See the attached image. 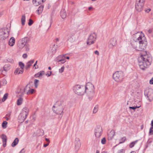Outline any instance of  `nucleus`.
I'll list each match as a JSON object with an SVG mask.
<instances>
[{
  "label": "nucleus",
  "instance_id": "33",
  "mask_svg": "<svg viewBox=\"0 0 153 153\" xmlns=\"http://www.w3.org/2000/svg\"><path fill=\"white\" fill-rule=\"evenodd\" d=\"M10 69V66L8 65H5L3 67L4 70L7 71Z\"/></svg>",
  "mask_w": 153,
  "mask_h": 153
},
{
  "label": "nucleus",
  "instance_id": "16",
  "mask_svg": "<svg viewBox=\"0 0 153 153\" xmlns=\"http://www.w3.org/2000/svg\"><path fill=\"white\" fill-rule=\"evenodd\" d=\"M1 138L2 140L3 146L4 147H5L6 146L7 137L5 135L3 134H2L1 136Z\"/></svg>",
  "mask_w": 153,
  "mask_h": 153
},
{
  "label": "nucleus",
  "instance_id": "32",
  "mask_svg": "<svg viewBox=\"0 0 153 153\" xmlns=\"http://www.w3.org/2000/svg\"><path fill=\"white\" fill-rule=\"evenodd\" d=\"M7 122L4 121L2 123V126L3 128H6L7 127Z\"/></svg>",
  "mask_w": 153,
  "mask_h": 153
},
{
  "label": "nucleus",
  "instance_id": "36",
  "mask_svg": "<svg viewBox=\"0 0 153 153\" xmlns=\"http://www.w3.org/2000/svg\"><path fill=\"white\" fill-rule=\"evenodd\" d=\"M19 66L20 67V68L22 69H24L23 68L25 67L24 64L21 62H19Z\"/></svg>",
  "mask_w": 153,
  "mask_h": 153
},
{
  "label": "nucleus",
  "instance_id": "54",
  "mask_svg": "<svg viewBox=\"0 0 153 153\" xmlns=\"http://www.w3.org/2000/svg\"><path fill=\"white\" fill-rule=\"evenodd\" d=\"M149 83L150 84H153V77L150 80Z\"/></svg>",
  "mask_w": 153,
  "mask_h": 153
},
{
  "label": "nucleus",
  "instance_id": "52",
  "mask_svg": "<svg viewBox=\"0 0 153 153\" xmlns=\"http://www.w3.org/2000/svg\"><path fill=\"white\" fill-rule=\"evenodd\" d=\"M150 10L151 9L149 8L147 9H146L145 10V11L147 13H149L150 11Z\"/></svg>",
  "mask_w": 153,
  "mask_h": 153
},
{
  "label": "nucleus",
  "instance_id": "3",
  "mask_svg": "<svg viewBox=\"0 0 153 153\" xmlns=\"http://www.w3.org/2000/svg\"><path fill=\"white\" fill-rule=\"evenodd\" d=\"M124 74L122 71H117L115 72L113 74V79L116 82H121L123 81Z\"/></svg>",
  "mask_w": 153,
  "mask_h": 153
},
{
  "label": "nucleus",
  "instance_id": "27",
  "mask_svg": "<svg viewBox=\"0 0 153 153\" xmlns=\"http://www.w3.org/2000/svg\"><path fill=\"white\" fill-rule=\"evenodd\" d=\"M28 39V37H25L22 38L20 41L25 45L26 43L27 42Z\"/></svg>",
  "mask_w": 153,
  "mask_h": 153
},
{
  "label": "nucleus",
  "instance_id": "60",
  "mask_svg": "<svg viewBox=\"0 0 153 153\" xmlns=\"http://www.w3.org/2000/svg\"><path fill=\"white\" fill-rule=\"evenodd\" d=\"M152 32V30L151 29H149L148 30V32L149 33H151Z\"/></svg>",
  "mask_w": 153,
  "mask_h": 153
},
{
  "label": "nucleus",
  "instance_id": "1",
  "mask_svg": "<svg viewBox=\"0 0 153 153\" xmlns=\"http://www.w3.org/2000/svg\"><path fill=\"white\" fill-rule=\"evenodd\" d=\"M134 35L137 38L136 39L131 40V45L137 51H143L147 46V42L144 34L138 32Z\"/></svg>",
  "mask_w": 153,
  "mask_h": 153
},
{
  "label": "nucleus",
  "instance_id": "56",
  "mask_svg": "<svg viewBox=\"0 0 153 153\" xmlns=\"http://www.w3.org/2000/svg\"><path fill=\"white\" fill-rule=\"evenodd\" d=\"M22 56L23 57V58H26L27 57V54L25 53L23 54Z\"/></svg>",
  "mask_w": 153,
  "mask_h": 153
},
{
  "label": "nucleus",
  "instance_id": "23",
  "mask_svg": "<svg viewBox=\"0 0 153 153\" xmlns=\"http://www.w3.org/2000/svg\"><path fill=\"white\" fill-rule=\"evenodd\" d=\"M44 8V6L43 5H40L37 10V13L38 15L41 14L43 11Z\"/></svg>",
  "mask_w": 153,
  "mask_h": 153
},
{
  "label": "nucleus",
  "instance_id": "58",
  "mask_svg": "<svg viewBox=\"0 0 153 153\" xmlns=\"http://www.w3.org/2000/svg\"><path fill=\"white\" fill-rule=\"evenodd\" d=\"M2 82H3V83L4 84V85H6L7 83V82L5 80H3Z\"/></svg>",
  "mask_w": 153,
  "mask_h": 153
},
{
  "label": "nucleus",
  "instance_id": "42",
  "mask_svg": "<svg viewBox=\"0 0 153 153\" xmlns=\"http://www.w3.org/2000/svg\"><path fill=\"white\" fill-rule=\"evenodd\" d=\"M7 62H10L12 63H13L14 62L13 59L11 58L7 59Z\"/></svg>",
  "mask_w": 153,
  "mask_h": 153
},
{
  "label": "nucleus",
  "instance_id": "11",
  "mask_svg": "<svg viewBox=\"0 0 153 153\" xmlns=\"http://www.w3.org/2000/svg\"><path fill=\"white\" fill-rule=\"evenodd\" d=\"M75 149L77 151L79 149L81 145V143L80 139L78 138H75Z\"/></svg>",
  "mask_w": 153,
  "mask_h": 153
},
{
  "label": "nucleus",
  "instance_id": "20",
  "mask_svg": "<svg viewBox=\"0 0 153 153\" xmlns=\"http://www.w3.org/2000/svg\"><path fill=\"white\" fill-rule=\"evenodd\" d=\"M24 72V69H22L20 68H17L16 69L14 72L15 75L22 74Z\"/></svg>",
  "mask_w": 153,
  "mask_h": 153
},
{
  "label": "nucleus",
  "instance_id": "7",
  "mask_svg": "<svg viewBox=\"0 0 153 153\" xmlns=\"http://www.w3.org/2000/svg\"><path fill=\"white\" fill-rule=\"evenodd\" d=\"M8 29L7 28H4L0 29V38L2 40H4L8 36Z\"/></svg>",
  "mask_w": 153,
  "mask_h": 153
},
{
  "label": "nucleus",
  "instance_id": "44",
  "mask_svg": "<svg viewBox=\"0 0 153 153\" xmlns=\"http://www.w3.org/2000/svg\"><path fill=\"white\" fill-rule=\"evenodd\" d=\"M34 90L33 89H31L28 90V91L27 92V94H32L33 93Z\"/></svg>",
  "mask_w": 153,
  "mask_h": 153
},
{
  "label": "nucleus",
  "instance_id": "62",
  "mask_svg": "<svg viewBox=\"0 0 153 153\" xmlns=\"http://www.w3.org/2000/svg\"><path fill=\"white\" fill-rule=\"evenodd\" d=\"M129 108L130 109H132L133 110H135V106L129 107Z\"/></svg>",
  "mask_w": 153,
  "mask_h": 153
},
{
  "label": "nucleus",
  "instance_id": "53",
  "mask_svg": "<svg viewBox=\"0 0 153 153\" xmlns=\"http://www.w3.org/2000/svg\"><path fill=\"white\" fill-rule=\"evenodd\" d=\"M94 141L96 144H98L99 142V140L97 139H96Z\"/></svg>",
  "mask_w": 153,
  "mask_h": 153
},
{
  "label": "nucleus",
  "instance_id": "45",
  "mask_svg": "<svg viewBox=\"0 0 153 153\" xmlns=\"http://www.w3.org/2000/svg\"><path fill=\"white\" fill-rule=\"evenodd\" d=\"M106 142V140L105 137L103 138L101 140V143L103 144H105Z\"/></svg>",
  "mask_w": 153,
  "mask_h": 153
},
{
  "label": "nucleus",
  "instance_id": "50",
  "mask_svg": "<svg viewBox=\"0 0 153 153\" xmlns=\"http://www.w3.org/2000/svg\"><path fill=\"white\" fill-rule=\"evenodd\" d=\"M33 68L35 69H37L39 68V66L37 64H34L33 66Z\"/></svg>",
  "mask_w": 153,
  "mask_h": 153
},
{
  "label": "nucleus",
  "instance_id": "18",
  "mask_svg": "<svg viewBox=\"0 0 153 153\" xmlns=\"http://www.w3.org/2000/svg\"><path fill=\"white\" fill-rule=\"evenodd\" d=\"M27 117V116L25 115L24 116L22 114H20L19 116V122L21 123H22L25 120Z\"/></svg>",
  "mask_w": 153,
  "mask_h": 153
},
{
  "label": "nucleus",
  "instance_id": "39",
  "mask_svg": "<svg viewBox=\"0 0 153 153\" xmlns=\"http://www.w3.org/2000/svg\"><path fill=\"white\" fill-rule=\"evenodd\" d=\"M39 81L38 79H35L34 80V84L36 88H37V87L38 85V83Z\"/></svg>",
  "mask_w": 153,
  "mask_h": 153
},
{
  "label": "nucleus",
  "instance_id": "46",
  "mask_svg": "<svg viewBox=\"0 0 153 153\" xmlns=\"http://www.w3.org/2000/svg\"><path fill=\"white\" fill-rule=\"evenodd\" d=\"M33 21L31 19H29V21L28 23V25L29 26H31L33 23Z\"/></svg>",
  "mask_w": 153,
  "mask_h": 153
},
{
  "label": "nucleus",
  "instance_id": "30",
  "mask_svg": "<svg viewBox=\"0 0 153 153\" xmlns=\"http://www.w3.org/2000/svg\"><path fill=\"white\" fill-rule=\"evenodd\" d=\"M21 21L22 25L23 26L25 24V15H24L22 16L21 19Z\"/></svg>",
  "mask_w": 153,
  "mask_h": 153
},
{
  "label": "nucleus",
  "instance_id": "6",
  "mask_svg": "<svg viewBox=\"0 0 153 153\" xmlns=\"http://www.w3.org/2000/svg\"><path fill=\"white\" fill-rule=\"evenodd\" d=\"M52 110L53 112L57 114H62L63 113L64 108L62 105H53V106Z\"/></svg>",
  "mask_w": 153,
  "mask_h": 153
},
{
  "label": "nucleus",
  "instance_id": "59",
  "mask_svg": "<svg viewBox=\"0 0 153 153\" xmlns=\"http://www.w3.org/2000/svg\"><path fill=\"white\" fill-rule=\"evenodd\" d=\"M49 143H48L47 144H44V145H43V146L44 147H46L49 145Z\"/></svg>",
  "mask_w": 153,
  "mask_h": 153
},
{
  "label": "nucleus",
  "instance_id": "31",
  "mask_svg": "<svg viewBox=\"0 0 153 153\" xmlns=\"http://www.w3.org/2000/svg\"><path fill=\"white\" fill-rule=\"evenodd\" d=\"M23 99L22 98L19 97L17 100V104L18 105H21Z\"/></svg>",
  "mask_w": 153,
  "mask_h": 153
},
{
  "label": "nucleus",
  "instance_id": "28",
  "mask_svg": "<svg viewBox=\"0 0 153 153\" xmlns=\"http://www.w3.org/2000/svg\"><path fill=\"white\" fill-rule=\"evenodd\" d=\"M25 45L24 43H22L20 41L19 42V43L18 45V47L20 49H22L24 47Z\"/></svg>",
  "mask_w": 153,
  "mask_h": 153
},
{
  "label": "nucleus",
  "instance_id": "15",
  "mask_svg": "<svg viewBox=\"0 0 153 153\" xmlns=\"http://www.w3.org/2000/svg\"><path fill=\"white\" fill-rule=\"evenodd\" d=\"M115 133L113 130H111L108 133V140H111L114 137L115 135Z\"/></svg>",
  "mask_w": 153,
  "mask_h": 153
},
{
  "label": "nucleus",
  "instance_id": "64",
  "mask_svg": "<svg viewBox=\"0 0 153 153\" xmlns=\"http://www.w3.org/2000/svg\"><path fill=\"white\" fill-rule=\"evenodd\" d=\"M151 127H153V120H152V121H151Z\"/></svg>",
  "mask_w": 153,
  "mask_h": 153
},
{
  "label": "nucleus",
  "instance_id": "8",
  "mask_svg": "<svg viewBox=\"0 0 153 153\" xmlns=\"http://www.w3.org/2000/svg\"><path fill=\"white\" fill-rule=\"evenodd\" d=\"M94 87L93 85L91 83L88 82L87 83L84 88V91H85V93L87 92L88 93L94 92Z\"/></svg>",
  "mask_w": 153,
  "mask_h": 153
},
{
  "label": "nucleus",
  "instance_id": "5",
  "mask_svg": "<svg viewBox=\"0 0 153 153\" xmlns=\"http://www.w3.org/2000/svg\"><path fill=\"white\" fill-rule=\"evenodd\" d=\"M73 89L75 93L78 95H82L85 93L84 87L79 85H76L74 86Z\"/></svg>",
  "mask_w": 153,
  "mask_h": 153
},
{
  "label": "nucleus",
  "instance_id": "24",
  "mask_svg": "<svg viewBox=\"0 0 153 153\" xmlns=\"http://www.w3.org/2000/svg\"><path fill=\"white\" fill-rule=\"evenodd\" d=\"M60 16L62 19H64L66 17V11L64 9L62 10L60 12Z\"/></svg>",
  "mask_w": 153,
  "mask_h": 153
},
{
  "label": "nucleus",
  "instance_id": "51",
  "mask_svg": "<svg viewBox=\"0 0 153 153\" xmlns=\"http://www.w3.org/2000/svg\"><path fill=\"white\" fill-rule=\"evenodd\" d=\"M51 73L52 72L51 71L48 72L46 74V75L48 76H51Z\"/></svg>",
  "mask_w": 153,
  "mask_h": 153
},
{
  "label": "nucleus",
  "instance_id": "9",
  "mask_svg": "<svg viewBox=\"0 0 153 153\" xmlns=\"http://www.w3.org/2000/svg\"><path fill=\"white\" fill-rule=\"evenodd\" d=\"M96 35L94 33L91 34L88 39L87 44L89 45L93 44L96 41Z\"/></svg>",
  "mask_w": 153,
  "mask_h": 153
},
{
  "label": "nucleus",
  "instance_id": "2",
  "mask_svg": "<svg viewBox=\"0 0 153 153\" xmlns=\"http://www.w3.org/2000/svg\"><path fill=\"white\" fill-rule=\"evenodd\" d=\"M140 54L138 59L139 65L140 68L144 70L151 65L152 58L149 55L147 54L146 51H143Z\"/></svg>",
  "mask_w": 153,
  "mask_h": 153
},
{
  "label": "nucleus",
  "instance_id": "40",
  "mask_svg": "<svg viewBox=\"0 0 153 153\" xmlns=\"http://www.w3.org/2000/svg\"><path fill=\"white\" fill-rule=\"evenodd\" d=\"M152 139L151 138H149L148 140L147 143L146 144L147 145V146H146V148H147L148 146L152 142Z\"/></svg>",
  "mask_w": 153,
  "mask_h": 153
},
{
  "label": "nucleus",
  "instance_id": "25",
  "mask_svg": "<svg viewBox=\"0 0 153 153\" xmlns=\"http://www.w3.org/2000/svg\"><path fill=\"white\" fill-rule=\"evenodd\" d=\"M88 99L90 101L91 100L94 94V92H92V93H88Z\"/></svg>",
  "mask_w": 153,
  "mask_h": 153
},
{
  "label": "nucleus",
  "instance_id": "21",
  "mask_svg": "<svg viewBox=\"0 0 153 153\" xmlns=\"http://www.w3.org/2000/svg\"><path fill=\"white\" fill-rule=\"evenodd\" d=\"M15 40L14 38L11 37L8 43L9 45L10 46H13L15 44Z\"/></svg>",
  "mask_w": 153,
  "mask_h": 153
},
{
  "label": "nucleus",
  "instance_id": "34",
  "mask_svg": "<svg viewBox=\"0 0 153 153\" xmlns=\"http://www.w3.org/2000/svg\"><path fill=\"white\" fill-rule=\"evenodd\" d=\"M137 140H136L131 143L129 145V147L130 148L133 147L134 146V145L137 143Z\"/></svg>",
  "mask_w": 153,
  "mask_h": 153
},
{
  "label": "nucleus",
  "instance_id": "35",
  "mask_svg": "<svg viewBox=\"0 0 153 153\" xmlns=\"http://www.w3.org/2000/svg\"><path fill=\"white\" fill-rule=\"evenodd\" d=\"M98 105H95L94 107V109L93 110V113H96L98 111Z\"/></svg>",
  "mask_w": 153,
  "mask_h": 153
},
{
  "label": "nucleus",
  "instance_id": "4",
  "mask_svg": "<svg viewBox=\"0 0 153 153\" xmlns=\"http://www.w3.org/2000/svg\"><path fill=\"white\" fill-rule=\"evenodd\" d=\"M145 1L146 0H136L135 7L137 11L140 12L143 10Z\"/></svg>",
  "mask_w": 153,
  "mask_h": 153
},
{
  "label": "nucleus",
  "instance_id": "12",
  "mask_svg": "<svg viewBox=\"0 0 153 153\" xmlns=\"http://www.w3.org/2000/svg\"><path fill=\"white\" fill-rule=\"evenodd\" d=\"M117 44V41L115 38H111L109 40L108 43V47L110 48H113L114 47L116 46Z\"/></svg>",
  "mask_w": 153,
  "mask_h": 153
},
{
  "label": "nucleus",
  "instance_id": "17",
  "mask_svg": "<svg viewBox=\"0 0 153 153\" xmlns=\"http://www.w3.org/2000/svg\"><path fill=\"white\" fill-rule=\"evenodd\" d=\"M28 108L26 107H25L22 109V112L21 114H22V115H24V116L25 115L27 116L28 114Z\"/></svg>",
  "mask_w": 153,
  "mask_h": 153
},
{
  "label": "nucleus",
  "instance_id": "57",
  "mask_svg": "<svg viewBox=\"0 0 153 153\" xmlns=\"http://www.w3.org/2000/svg\"><path fill=\"white\" fill-rule=\"evenodd\" d=\"M94 53L95 54H97L98 56L99 55V53L98 51H94Z\"/></svg>",
  "mask_w": 153,
  "mask_h": 153
},
{
  "label": "nucleus",
  "instance_id": "61",
  "mask_svg": "<svg viewBox=\"0 0 153 153\" xmlns=\"http://www.w3.org/2000/svg\"><path fill=\"white\" fill-rule=\"evenodd\" d=\"M24 148L20 152H19V153H24L25 152V151L24 150Z\"/></svg>",
  "mask_w": 153,
  "mask_h": 153
},
{
  "label": "nucleus",
  "instance_id": "43",
  "mask_svg": "<svg viewBox=\"0 0 153 153\" xmlns=\"http://www.w3.org/2000/svg\"><path fill=\"white\" fill-rule=\"evenodd\" d=\"M153 134V127H151L150 128L149 131V134L150 135Z\"/></svg>",
  "mask_w": 153,
  "mask_h": 153
},
{
  "label": "nucleus",
  "instance_id": "19",
  "mask_svg": "<svg viewBox=\"0 0 153 153\" xmlns=\"http://www.w3.org/2000/svg\"><path fill=\"white\" fill-rule=\"evenodd\" d=\"M34 62V60L33 59L30 60L28 61L27 63L25 66V68L26 70L29 69L31 66L32 65Z\"/></svg>",
  "mask_w": 153,
  "mask_h": 153
},
{
  "label": "nucleus",
  "instance_id": "29",
  "mask_svg": "<svg viewBox=\"0 0 153 153\" xmlns=\"http://www.w3.org/2000/svg\"><path fill=\"white\" fill-rule=\"evenodd\" d=\"M8 94L7 93H5L4 95V96L2 99V100L1 101H0V103H1L2 102H4L7 99L8 96Z\"/></svg>",
  "mask_w": 153,
  "mask_h": 153
},
{
  "label": "nucleus",
  "instance_id": "26",
  "mask_svg": "<svg viewBox=\"0 0 153 153\" xmlns=\"http://www.w3.org/2000/svg\"><path fill=\"white\" fill-rule=\"evenodd\" d=\"M19 141L18 138H16L12 143L11 146L13 147L15 146L18 143Z\"/></svg>",
  "mask_w": 153,
  "mask_h": 153
},
{
  "label": "nucleus",
  "instance_id": "13",
  "mask_svg": "<svg viewBox=\"0 0 153 153\" xmlns=\"http://www.w3.org/2000/svg\"><path fill=\"white\" fill-rule=\"evenodd\" d=\"M144 95L145 96H146L148 100L150 102L153 100V92H149L146 94L145 93Z\"/></svg>",
  "mask_w": 153,
  "mask_h": 153
},
{
  "label": "nucleus",
  "instance_id": "48",
  "mask_svg": "<svg viewBox=\"0 0 153 153\" xmlns=\"http://www.w3.org/2000/svg\"><path fill=\"white\" fill-rule=\"evenodd\" d=\"M65 67L64 66L62 67L60 69H59V72L60 73H62L64 70Z\"/></svg>",
  "mask_w": 153,
  "mask_h": 153
},
{
  "label": "nucleus",
  "instance_id": "22",
  "mask_svg": "<svg viewBox=\"0 0 153 153\" xmlns=\"http://www.w3.org/2000/svg\"><path fill=\"white\" fill-rule=\"evenodd\" d=\"M44 74L45 71H41L36 74L34 76L35 78H38L42 76Z\"/></svg>",
  "mask_w": 153,
  "mask_h": 153
},
{
  "label": "nucleus",
  "instance_id": "63",
  "mask_svg": "<svg viewBox=\"0 0 153 153\" xmlns=\"http://www.w3.org/2000/svg\"><path fill=\"white\" fill-rule=\"evenodd\" d=\"M45 140H46V141H47L48 143H50V140L48 139L47 138H45Z\"/></svg>",
  "mask_w": 153,
  "mask_h": 153
},
{
  "label": "nucleus",
  "instance_id": "47",
  "mask_svg": "<svg viewBox=\"0 0 153 153\" xmlns=\"http://www.w3.org/2000/svg\"><path fill=\"white\" fill-rule=\"evenodd\" d=\"M68 40H69L71 42H73L74 41V39L71 36H69L68 38Z\"/></svg>",
  "mask_w": 153,
  "mask_h": 153
},
{
  "label": "nucleus",
  "instance_id": "41",
  "mask_svg": "<svg viewBox=\"0 0 153 153\" xmlns=\"http://www.w3.org/2000/svg\"><path fill=\"white\" fill-rule=\"evenodd\" d=\"M63 57H65V55H60L59 56L56 58V61L57 62V61L58 60V59H63Z\"/></svg>",
  "mask_w": 153,
  "mask_h": 153
},
{
  "label": "nucleus",
  "instance_id": "14",
  "mask_svg": "<svg viewBox=\"0 0 153 153\" xmlns=\"http://www.w3.org/2000/svg\"><path fill=\"white\" fill-rule=\"evenodd\" d=\"M46 0H33V3L35 6H38L45 2Z\"/></svg>",
  "mask_w": 153,
  "mask_h": 153
},
{
  "label": "nucleus",
  "instance_id": "55",
  "mask_svg": "<svg viewBox=\"0 0 153 153\" xmlns=\"http://www.w3.org/2000/svg\"><path fill=\"white\" fill-rule=\"evenodd\" d=\"M125 150L123 149H122L120 150L119 152L118 153H124Z\"/></svg>",
  "mask_w": 153,
  "mask_h": 153
},
{
  "label": "nucleus",
  "instance_id": "49",
  "mask_svg": "<svg viewBox=\"0 0 153 153\" xmlns=\"http://www.w3.org/2000/svg\"><path fill=\"white\" fill-rule=\"evenodd\" d=\"M25 48L26 49V51H28L29 50V46L28 44L25 45Z\"/></svg>",
  "mask_w": 153,
  "mask_h": 153
},
{
  "label": "nucleus",
  "instance_id": "10",
  "mask_svg": "<svg viewBox=\"0 0 153 153\" xmlns=\"http://www.w3.org/2000/svg\"><path fill=\"white\" fill-rule=\"evenodd\" d=\"M102 133V127L100 125L97 126L95 129V134L96 137H99Z\"/></svg>",
  "mask_w": 153,
  "mask_h": 153
},
{
  "label": "nucleus",
  "instance_id": "38",
  "mask_svg": "<svg viewBox=\"0 0 153 153\" xmlns=\"http://www.w3.org/2000/svg\"><path fill=\"white\" fill-rule=\"evenodd\" d=\"M58 62H60L61 63L63 64L64 63L66 60L65 59H58Z\"/></svg>",
  "mask_w": 153,
  "mask_h": 153
},
{
  "label": "nucleus",
  "instance_id": "37",
  "mask_svg": "<svg viewBox=\"0 0 153 153\" xmlns=\"http://www.w3.org/2000/svg\"><path fill=\"white\" fill-rule=\"evenodd\" d=\"M126 140V138L125 137H123L120 140L121 141L119 142V144H121L124 143Z\"/></svg>",
  "mask_w": 153,
  "mask_h": 153
}]
</instances>
